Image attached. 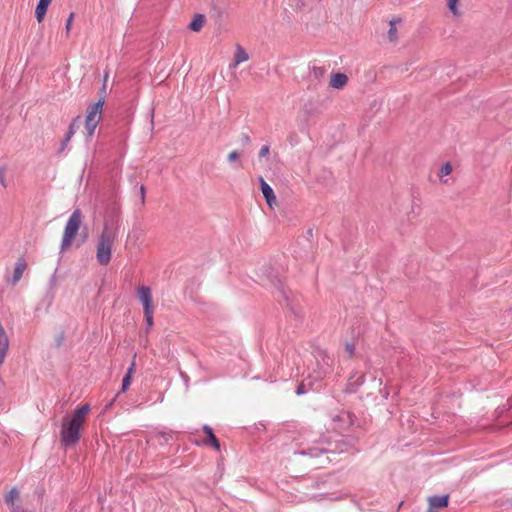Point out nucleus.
<instances>
[{
  "instance_id": "19",
  "label": "nucleus",
  "mask_w": 512,
  "mask_h": 512,
  "mask_svg": "<svg viewBox=\"0 0 512 512\" xmlns=\"http://www.w3.org/2000/svg\"><path fill=\"white\" fill-rule=\"evenodd\" d=\"M48 6L38 3L35 9V16L38 22H41L47 12Z\"/></svg>"
},
{
  "instance_id": "24",
  "label": "nucleus",
  "mask_w": 512,
  "mask_h": 512,
  "mask_svg": "<svg viewBox=\"0 0 512 512\" xmlns=\"http://www.w3.org/2000/svg\"><path fill=\"white\" fill-rule=\"evenodd\" d=\"M324 74H325V69L323 67H313L311 70V75L316 79L323 77Z\"/></svg>"
},
{
  "instance_id": "16",
  "label": "nucleus",
  "mask_w": 512,
  "mask_h": 512,
  "mask_svg": "<svg viewBox=\"0 0 512 512\" xmlns=\"http://www.w3.org/2000/svg\"><path fill=\"white\" fill-rule=\"evenodd\" d=\"M330 451H332L330 448L321 446V447H317V448L316 447L308 448L307 451H302L301 453L310 455L312 457H317L320 453H327Z\"/></svg>"
},
{
  "instance_id": "6",
  "label": "nucleus",
  "mask_w": 512,
  "mask_h": 512,
  "mask_svg": "<svg viewBox=\"0 0 512 512\" xmlns=\"http://www.w3.org/2000/svg\"><path fill=\"white\" fill-rule=\"evenodd\" d=\"M334 422V428L340 431L348 429L353 423V415L348 411H341L332 418Z\"/></svg>"
},
{
  "instance_id": "15",
  "label": "nucleus",
  "mask_w": 512,
  "mask_h": 512,
  "mask_svg": "<svg viewBox=\"0 0 512 512\" xmlns=\"http://www.w3.org/2000/svg\"><path fill=\"white\" fill-rule=\"evenodd\" d=\"M447 7L453 16L460 17L462 15L459 0H447Z\"/></svg>"
},
{
  "instance_id": "37",
  "label": "nucleus",
  "mask_w": 512,
  "mask_h": 512,
  "mask_svg": "<svg viewBox=\"0 0 512 512\" xmlns=\"http://www.w3.org/2000/svg\"><path fill=\"white\" fill-rule=\"evenodd\" d=\"M307 385L311 386V388H313V389H318V386L313 387V384H312V382H311V381H309V382L307 383Z\"/></svg>"
},
{
  "instance_id": "4",
  "label": "nucleus",
  "mask_w": 512,
  "mask_h": 512,
  "mask_svg": "<svg viewBox=\"0 0 512 512\" xmlns=\"http://www.w3.org/2000/svg\"><path fill=\"white\" fill-rule=\"evenodd\" d=\"M103 106L104 99L100 98L96 103L89 105L87 108L85 130L88 138H90L94 134L97 125L99 124L102 118Z\"/></svg>"
},
{
  "instance_id": "28",
  "label": "nucleus",
  "mask_w": 512,
  "mask_h": 512,
  "mask_svg": "<svg viewBox=\"0 0 512 512\" xmlns=\"http://www.w3.org/2000/svg\"><path fill=\"white\" fill-rule=\"evenodd\" d=\"M345 351L348 354L349 357H351L354 354L355 347L351 343H347L345 346Z\"/></svg>"
},
{
  "instance_id": "25",
  "label": "nucleus",
  "mask_w": 512,
  "mask_h": 512,
  "mask_svg": "<svg viewBox=\"0 0 512 512\" xmlns=\"http://www.w3.org/2000/svg\"><path fill=\"white\" fill-rule=\"evenodd\" d=\"M132 376L125 375L122 381V391L125 392L131 384Z\"/></svg>"
},
{
  "instance_id": "18",
  "label": "nucleus",
  "mask_w": 512,
  "mask_h": 512,
  "mask_svg": "<svg viewBox=\"0 0 512 512\" xmlns=\"http://www.w3.org/2000/svg\"><path fill=\"white\" fill-rule=\"evenodd\" d=\"M362 383H363V375L362 374L354 375V376L350 377V379H349L350 391L354 392L356 390V388L358 386H360Z\"/></svg>"
},
{
  "instance_id": "22",
  "label": "nucleus",
  "mask_w": 512,
  "mask_h": 512,
  "mask_svg": "<svg viewBox=\"0 0 512 512\" xmlns=\"http://www.w3.org/2000/svg\"><path fill=\"white\" fill-rule=\"evenodd\" d=\"M153 310H145L144 311V317L147 324V330L150 329L153 326Z\"/></svg>"
},
{
  "instance_id": "30",
  "label": "nucleus",
  "mask_w": 512,
  "mask_h": 512,
  "mask_svg": "<svg viewBox=\"0 0 512 512\" xmlns=\"http://www.w3.org/2000/svg\"><path fill=\"white\" fill-rule=\"evenodd\" d=\"M73 17H74V14L71 13L70 16L68 17L67 21H66V30H67V32H69V30L71 28Z\"/></svg>"
},
{
  "instance_id": "38",
  "label": "nucleus",
  "mask_w": 512,
  "mask_h": 512,
  "mask_svg": "<svg viewBox=\"0 0 512 512\" xmlns=\"http://www.w3.org/2000/svg\"><path fill=\"white\" fill-rule=\"evenodd\" d=\"M303 6H305V4H304V3H303V4H301V5H300L299 3H297V4H296V7H297L298 9H301Z\"/></svg>"
},
{
  "instance_id": "10",
  "label": "nucleus",
  "mask_w": 512,
  "mask_h": 512,
  "mask_svg": "<svg viewBox=\"0 0 512 512\" xmlns=\"http://www.w3.org/2000/svg\"><path fill=\"white\" fill-rule=\"evenodd\" d=\"M260 187L262 194L270 207L276 203V197L271 186L263 179L260 178Z\"/></svg>"
},
{
  "instance_id": "35",
  "label": "nucleus",
  "mask_w": 512,
  "mask_h": 512,
  "mask_svg": "<svg viewBox=\"0 0 512 512\" xmlns=\"http://www.w3.org/2000/svg\"><path fill=\"white\" fill-rule=\"evenodd\" d=\"M132 237H134L135 239L137 238V235H136V231H135V230H134V231H132V233H130V234L128 235V238H132Z\"/></svg>"
},
{
  "instance_id": "27",
  "label": "nucleus",
  "mask_w": 512,
  "mask_h": 512,
  "mask_svg": "<svg viewBox=\"0 0 512 512\" xmlns=\"http://www.w3.org/2000/svg\"><path fill=\"white\" fill-rule=\"evenodd\" d=\"M240 157V154L237 152V151H232L228 154V161L229 162H234L236 160H238Z\"/></svg>"
},
{
  "instance_id": "29",
  "label": "nucleus",
  "mask_w": 512,
  "mask_h": 512,
  "mask_svg": "<svg viewBox=\"0 0 512 512\" xmlns=\"http://www.w3.org/2000/svg\"><path fill=\"white\" fill-rule=\"evenodd\" d=\"M135 358H136V356H134V358L132 360V363H131L130 367L127 370L126 375L132 376L133 373L135 372V367H136Z\"/></svg>"
},
{
  "instance_id": "26",
  "label": "nucleus",
  "mask_w": 512,
  "mask_h": 512,
  "mask_svg": "<svg viewBox=\"0 0 512 512\" xmlns=\"http://www.w3.org/2000/svg\"><path fill=\"white\" fill-rule=\"evenodd\" d=\"M270 153V147L269 145H263L261 149L259 150V158H264Z\"/></svg>"
},
{
  "instance_id": "7",
  "label": "nucleus",
  "mask_w": 512,
  "mask_h": 512,
  "mask_svg": "<svg viewBox=\"0 0 512 512\" xmlns=\"http://www.w3.org/2000/svg\"><path fill=\"white\" fill-rule=\"evenodd\" d=\"M137 296L143 305V311L154 309L151 289L148 286H139L137 289Z\"/></svg>"
},
{
  "instance_id": "9",
  "label": "nucleus",
  "mask_w": 512,
  "mask_h": 512,
  "mask_svg": "<svg viewBox=\"0 0 512 512\" xmlns=\"http://www.w3.org/2000/svg\"><path fill=\"white\" fill-rule=\"evenodd\" d=\"M348 83V77L344 73L336 72L330 76L329 86L333 89H342Z\"/></svg>"
},
{
  "instance_id": "8",
  "label": "nucleus",
  "mask_w": 512,
  "mask_h": 512,
  "mask_svg": "<svg viewBox=\"0 0 512 512\" xmlns=\"http://www.w3.org/2000/svg\"><path fill=\"white\" fill-rule=\"evenodd\" d=\"M249 60V54L247 51L239 44L235 47V52L233 56L232 62L229 64V69L237 68L241 63Z\"/></svg>"
},
{
  "instance_id": "12",
  "label": "nucleus",
  "mask_w": 512,
  "mask_h": 512,
  "mask_svg": "<svg viewBox=\"0 0 512 512\" xmlns=\"http://www.w3.org/2000/svg\"><path fill=\"white\" fill-rule=\"evenodd\" d=\"M27 268V263L24 258H19L15 263L14 273L12 277V284H17L23 276L24 271Z\"/></svg>"
},
{
  "instance_id": "2",
  "label": "nucleus",
  "mask_w": 512,
  "mask_h": 512,
  "mask_svg": "<svg viewBox=\"0 0 512 512\" xmlns=\"http://www.w3.org/2000/svg\"><path fill=\"white\" fill-rule=\"evenodd\" d=\"M118 238V226L110 227L105 224L96 247V259L100 265L106 266L111 261L112 248Z\"/></svg>"
},
{
  "instance_id": "11",
  "label": "nucleus",
  "mask_w": 512,
  "mask_h": 512,
  "mask_svg": "<svg viewBox=\"0 0 512 512\" xmlns=\"http://www.w3.org/2000/svg\"><path fill=\"white\" fill-rule=\"evenodd\" d=\"M402 22V18L400 17H393L389 21V30L387 32V39L389 42H396L398 40V29L397 25Z\"/></svg>"
},
{
  "instance_id": "32",
  "label": "nucleus",
  "mask_w": 512,
  "mask_h": 512,
  "mask_svg": "<svg viewBox=\"0 0 512 512\" xmlns=\"http://www.w3.org/2000/svg\"><path fill=\"white\" fill-rule=\"evenodd\" d=\"M0 181L2 183L3 186H6L5 182H4V172L0 170Z\"/></svg>"
},
{
  "instance_id": "13",
  "label": "nucleus",
  "mask_w": 512,
  "mask_h": 512,
  "mask_svg": "<svg viewBox=\"0 0 512 512\" xmlns=\"http://www.w3.org/2000/svg\"><path fill=\"white\" fill-rule=\"evenodd\" d=\"M449 502V496L448 495H442V496H433L429 498V506L430 510L429 512L433 511L434 508H444L448 506Z\"/></svg>"
},
{
  "instance_id": "34",
  "label": "nucleus",
  "mask_w": 512,
  "mask_h": 512,
  "mask_svg": "<svg viewBox=\"0 0 512 512\" xmlns=\"http://www.w3.org/2000/svg\"><path fill=\"white\" fill-rule=\"evenodd\" d=\"M52 0H39V3L49 6Z\"/></svg>"
},
{
  "instance_id": "21",
  "label": "nucleus",
  "mask_w": 512,
  "mask_h": 512,
  "mask_svg": "<svg viewBox=\"0 0 512 512\" xmlns=\"http://www.w3.org/2000/svg\"><path fill=\"white\" fill-rule=\"evenodd\" d=\"M76 129H77V127H76L75 123L73 122V123L70 125L69 130H68L67 135H66V138H65V140H64V142H63V144H62V147H63V148L67 145V143L70 141V139L72 138V136L75 134Z\"/></svg>"
},
{
  "instance_id": "17",
  "label": "nucleus",
  "mask_w": 512,
  "mask_h": 512,
  "mask_svg": "<svg viewBox=\"0 0 512 512\" xmlns=\"http://www.w3.org/2000/svg\"><path fill=\"white\" fill-rule=\"evenodd\" d=\"M204 22H205V18L203 15H196L195 18L193 19V21L190 23L189 27L190 29H192L193 31H200L201 28L203 27L204 25Z\"/></svg>"
},
{
  "instance_id": "3",
  "label": "nucleus",
  "mask_w": 512,
  "mask_h": 512,
  "mask_svg": "<svg viewBox=\"0 0 512 512\" xmlns=\"http://www.w3.org/2000/svg\"><path fill=\"white\" fill-rule=\"evenodd\" d=\"M81 223H82L81 212L79 209H76L71 214V216L69 217V219L66 223L61 246H60L61 252H64L70 248L75 236L78 233Z\"/></svg>"
},
{
  "instance_id": "1",
  "label": "nucleus",
  "mask_w": 512,
  "mask_h": 512,
  "mask_svg": "<svg viewBox=\"0 0 512 512\" xmlns=\"http://www.w3.org/2000/svg\"><path fill=\"white\" fill-rule=\"evenodd\" d=\"M89 405L78 407L70 418H65L61 428V443L65 447L75 446L80 439V428L82 427L88 412Z\"/></svg>"
},
{
  "instance_id": "23",
  "label": "nucleus",
  "mask_w": 512,
  "mask_h": 512,
  "mask_svg": "<svg viewBox=\"0 0 512 512\" xmlns=\"http://www.w3.org/2000/svg\"><path fill=\"white\" fill-rule=\"evenodd\" d=\"M452 172V166L450 163H445L439 172V177L442 179L444 176L449 175Z\"/></svg>"
},
{
  "instance_id": "36",
  "label": "nucleus",
  "mask_w": 512,
  "mask_h": 512,
  "mask_svg": "<svg viewBox=\"0 0 512 512\" xmlns=\"http://www.w3.org/2000/svg\"><path fill=\"white\" fill-rule=\"evenodd\" d=\"M307 235H308L309 237H312V236H313V230H312V229H309V230L307 231Z\"/></svg>"
},
{
  "instance_id": "20",
  "label": "nucleus",
  "mask_w": 512,
  "mask_h": 512,
  "mask_svg": "<svg viewBox=\"0 0 512 512\" xmlns=\"http://www.w3.org/2000/svg\"><path fill=\"white\" fill-rule=\"evenodd\" d=\"M19 496V493L18 491L13 488L12 490H10V492L6 495V503L9 504V505H13L14 504V501L18 498Z\"/></svg>"
},
{
  "instance_id": "31",
  "label": "nucleus",
  "mask_w": 512,
  "mask_h": 512,
  "mask_svg": "<svg viewBox=\"0 0 512 512\" xmlns=\"http://www.w3.org/2000/svg\"><path fill=\"white\" fill-rule=\"evenodd\" d=\"M305 386H306V383H302L298 386L297 390H296V393L298 395H302L304 393H306V390H305Z\"/></svg>"
},
{
  "instance_id": "14",
  "label": "nucleus",
  "mask_w": 512,
  "mask_h": 512,
  "mask_svg": "<svg viewBox=\"0 0 512 512\" xmlns=\"http://www.w3.org/2000/svg\"><path fill=\"white\" fill-rule=\"evenodd\" d=\"M204 432L206 433L207 438L204 440V443L207 445H211L215 450L220 449V443L218 439L215 437L211 427L205 425L203 427Z\"/></svg>"
},
{
  "instance_id": "5",
  "label": "nucleus",
  "mask_w": 512,
  "mask_h": 512,
  "mask_svg": "<svg viewBox=\"0 0 512 512\" xmlns=\"http://www.w3.org/2000/svg\"><path fill=\"white\" fill-rule=\"evenodd\" d=\"M320 368L317 371H314V375L309 378H314L315 380H320L322 378L327 377L333 371L334 360L329 356H323L321 358Z\"/></svg>"
},
{
  "instance_id": "33",
  "label": "nucleus",
  "mask_w": 512,
  "mask_h": 512,
  "mask_svg": "<svg viewBox=\"0 0 512 512\" xmlns=\"http://www.w3.org/2000/svg\"><path fill=\"white\" fill-rule=\"evenodd\" d=\"M140 193H141L142 201H144V197H145V188H144V186H141Z\"/></svg>"
}]
</instances>
